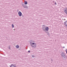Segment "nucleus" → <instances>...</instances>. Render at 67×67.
<instances>
[{
  "mask_svg": "<svg viewBox=\"0 0 67 67\" xmlns=\"http://www.w3.org/2000/svg\"><path fill=\"white\" fill-rule=\"evenodd\" d=\"M30 51H28V53H30Z\"/></svg>",
  "mask_w": 67,
  "mask_h": 67,
  "instance_id": "14",
  "label": "nucleus"
},
{
  "mask_svg": "<svg viewBox=\"0 0 67 67\" xmlns=\"http://www.w3.org/2000/svg\"><path fill=\"white\" fill-rule=\"evenodd\" d=\"M30 43V45H34V44H35V43H35V41L33 40H31L29 42Z\"/></svg>",
  "mask_w": 67,
  "mask_h": 67,
  "instance_id": "3",
  "label": "nucleus"
},
{
  "mask_svg": "<svg viewBox=\"0 0 67 67\" xmlns=\"http://www.w3.org/2000/svg\"><path fill=\"white\" fill-rule=\"evenodd\" d=\"M46 28V26L44 25H43L42 27V29L43 30V31H45V29Z\"/></svg>",
  "mask_w": 67,
  "mask_h": 67,
  "instance_id": "6",
  "label": "nucleus"
},
{
  "mask_svg": "<svg viewBox=\"0 0 67 67\" xmlns=\"http://www.w3.org/2000/svg\"><path fill=\"white\" fill-rule=\"evenodd\" d=\"M65 47H63V48H65Z\"/></svg>",
  "mask_w": 67,
  "mask_h": 67,
  "instance_id": "16",
  "label": "nucleus"
},
{
  "mask_svg": "<svg viewBox=\"0 0 67 67\" xmlns=\"http://www.w3.org/2000/svg\"><path fill=\"white\" fill-rule=\"evenodd\" d=\"M54 3L55 4V5H57V3H56V2H55Z\"/></svg>",
  "mask_w": 67,
  "mask_h": 67,
  "instance_id": "13",
  "label": "nucleus"
},
{
  "mask_svg": "<svg viewBox=\"0 0 67 67\" xmlns=\"http://www.w3.org/2000/svg\"><path fill=\"white\" fill-rule=\"evenodd\" d=\"M27 4V2L26 1H25L24 2V4H25V5H26Z\"/></svg>",
  "mask_w": 67,
  "mask_h": 67,
  "instance_id": "8",
  "label": "nucleus"
},
{
  "mask_svg": "<svg viewBox=\"0 0 67 67\" xmlns=\"http://www.w3.org/2000/svg\"><path fill=\"white\" fill-rule=\"evenodd\" d=\"M22 16L23 17H23H24V16H23V15H22Z\"/></svg>",
  "mask_w": 67,
  "mask_h": 67,
  "instance_id": "17",
  "label": "nucleus"
},
{
  "mask_svg": "<svg viewBox=\"0 0 67 67\" xmlns=\"http://www.w3.org/2000/svg\"><path fill=\"white\" fill-rule=\"evenodd\" d=\"M32 57H34V56L33 55H32Z\"/></svg>",
  "mask_w": 67,
  "mask_h": 67,
  "instance_id": "19",
  "label": "nucleus"
},
{
  "mask_svg": "<svg viewBox=\"0 0 67 67\" xmlns=\"http://www.w3.org/2000/svg\"><path fill=\"white\" fill-rule=\"evenodd\" d=\"M35 44H32L31 45V46L33 48H36V45H37L36 44V43H34Z\"/></svg>",
  "mask_w": 67,
  "mask_h": 67,
  "instance_id": "4",
  "label": "nucleus"
},
{
  "mask_svg": "<svg viewBox=\"0 0 67 67\" xmlns=\"http://www.w3.org/2000/svg\"><path fill=\"white\" fill-rule=\"evenodd\" d=\"M61 56L62 58H66V55L64 52H62L61 53Z\"/></svg>",
  "mask_w": 67,
  "mask_h": 67,
  "instance_id": "1",
  "label": "nucleus"
},
{
  "mask_svg": "<svg viewBox=\"0 0 67 67\" xmlns=\"http://www.w3.org/2000/svg\"><path fill=\"white\" fill-rule=\"evenodd\" d=\"M12 28H14V25H13V24H12Z\"/></svg>",
  "mask_w": 67,
  "mask_h": 67,
  "instance_id": "10",
  "label": "nucleus"
},
{
  "mask_svg": "<svg viewBox=\"0 0 67 67\" xmlns=\"http://www.w3.org/2000/svg\"><path fill=\"white\" fill-rule=\"evenodd\" d=\"M51 61H52V62L53 61V59H51Z\"/></svg>",
  "mask_w": 67,
  "mask_h": 67,
  "instance_id": "15",
  "label": "nucleus"
},
{
  "mask_svg": "<svg viewBox=\"0 0 67 67\" xmlns=\"http://www.w3.org/2000/svg\"><path fill=\"white\" fill-rule=\"evenodd\" d=\"M18 15H19V16H21L22 15V13L21 12L19 11L18 13Z\"/></svg>",
  "mask_w": 67,
  "mask_h": 67,
  "instance_id": "7",
  "label": "nucleus"
},
{
  "mask_svg": "<svg viewBox=\"0 0 67 67\" xmlns=\"http://www.w3.org/2000/svg\"><path fill=\"white\" fill-rule=\"evenodd\" d=\"M49 30V28L48 27H46L45 30L44 32H45L46 33H48V31Z\"/></svg>",
  "mask_w": 67,
  "mask_h": 67,
  "instance_id": "2",
  "label": "nucleus"
},
{
  "mask_svg": "<svg viewBox=\"0 0 67 67\" xmlns=\"http://www.w3.org/2000/svg\"><path fill=\"white\" fill-rule=\"evenodd\" d=\"M22 6L24 8H25V9H28V7L27 6V5H25L24 4H22Z\"/></svg>",
  "mask_w": 67,
  "mask_h": 67,
  "instance_id": "5",
  "label": "nucleus"
},
{
  "mask_svg": "<svg viewBox=\"0 0 67 67\" xmlns=\"http://www.w3.org/2000/svg\"><path fill=\"white\" fill-rule=\"evenodd\" d=\"M47 33V35H50V34H49V33H48V31L47 33Z\"/></svg>",
  "mask_w": 67,
  "mask_h": 67,
  "instance_id": "11",
  "label": "nucleus"
},
{
  "mask_svg": "<svg viewBox=\"0 0 67 67\" xmlns=\"http://www.w3.org/2000/svg\"><path fill=\"white\" fill-rule=\"evenodd\" d=\"M16 48H19V46L18 45H17L16 46Z\"/></svg>",
  "mask_w": 67,
  "mask_h": 67,
  "instance_id": "9",
  "label": "nucleus"
},
{
  "mask_svg": "<svg viewBox=\"0 0 67 67\" xmlns=\"http://www.w3.org/2000/svg\"><path fill=\"white\" fill-rule=\"evenodd\" d=\"M10 46H9V49L10 50H11L10 48Z\"/></svg>",
  "mask_w": 67,
  "mask_h": 67,
  "instance_id": "12",
  "label": "nucleus"
},
{
  "mask_svg": "<svg viewBox=\"0 0 67 67\" xmlns=\"http://www.w3.org/2000/svg\"><path fill=\"white\" fill-rule=\"evenodd\" d=\"M13 30H14V31H15V29H13Z\"/></svg>",
  "mask_w": 67,
  "mask_h": 67,
  "instance_id": "18",
  "label": "nucleus"
}]
</instances>
